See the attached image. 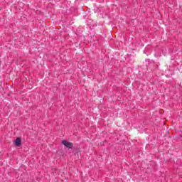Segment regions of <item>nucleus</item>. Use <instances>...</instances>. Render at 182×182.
I'll return each mask as SVG.
<instances>
[{
  "mask_svg": "<svg viewBox=\"0 0 182 182\" xmlns=\"http://www.w3.org/2000/svg\"><path fill=\"white\" fill-rule=\"evenodd\" d=\"M63 144H64L65 146V147H67L68 149H73V144L72 142H69L68 141H62Z\"/></svg>",
  "mask_w": 182,
  "mask_h": 182,
  "instance_id": "1",
  "label": "nucleus"
},
{
  "mask_svg": "<svg viewBox=\"0 0 182 182\" xmlns=\"http://www.w3.org/2000/svg\"><path fill=\"white\" fill-rule=\"evenodd\" d=\"M21 143H22V140L21 138H16L15 141V144L17 146V147H19L21 146Z\"/></svg>",
  "mask_w": 182,
  "mask_h": 182,
  "instance_id": "2",
  "label": "nucleus"
}]
</instances>
